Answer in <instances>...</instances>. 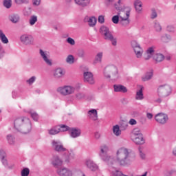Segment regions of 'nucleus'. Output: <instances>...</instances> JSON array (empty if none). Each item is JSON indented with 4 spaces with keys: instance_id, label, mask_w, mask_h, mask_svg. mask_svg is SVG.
Returning a JSON list of instances; mask_svg holds the SVG:
<instances>
[{
    "instance_id": "1",
    "label": "nucleus",
    "mask_w": 176,
    "mask_h": 176,
    "mask_svg": "<svg viewBox=\"0 0 176 176\" xmlns=\"http://www.w3.org/2000/svg\"><path fill=\"white\" fill-rule=\"evenodd\" d=\"M109 148L104 144L100 147L98 153L99 157L103 162H105L109 166L120 164V166H130L131 164V159L130 155L131 151L126 147H120L116 150V156L112 157L108 155Z\"/></svg>"
},
{
    "instance_id": "2",
    "label": "nucleus",
    "mask_w": 176,
    "mask_h": 176,
    "mask_svg": "<svg viewBox=\"0 0 176 176\" xmlns=\"http://www.w3.org/2000/svg\"><path fill=\"white\" fill-rule=\"evenodd\" d=\"M52 145L56 152H64L65 163H69L75 159V153L72 150H67L60 140H52Z\"/></svg>"
},
{
    "instance_id": "3",
    "label": "nucleus",
    "mask_w": 176,
    "mask_h": 176,
    "mask_svg": "<svg viewBox=\"0 0 176 176\" xmlns=\"http://www.w3.org/2000/svg\"><path fill=\"white\" fill-rule=\"evenodd\" d=\"M14 126L16 130L23 134H27L31 131V121L27 118H16L14 122Z\"/></svg>"
},
{
    "instance_id": "4",
    "label": "nucleus",
    "mask_w": 176,
    "mask_h": 176,
    "mask_svg": "<svg viewBox=\"0 0 176 176\" xmlns=\"http://www.w3.org/2000/svg\"><path fill=\"white\" fill-rule=\"evenodd\" d=\"M126 13L124 12L125 16H122V13L120 12L117 15H114L112 17L111 21L113 23V24H119L120 23V24L124 27H126L130 24V8H126Z\"/></svg>"
},
{
    "instance_id": "5",
    "label": "nucleus",
    "mask_w": 176,
    "mask_h": 176,
    "mask_svg": "<svg viewBox=\"0 0 176 176\" xmlns=\"http://www.w3.org/2000/svg\"><path fill=\"white\" fill-rule=\"evenodd\" d=\"M103 75L107 79H113L116 80L119 78V73L118 72V67L113 65H109L104 67L103 71Z\"/></svg>"
},
{
    "instance_id": "6",
    "label": "nucleus",
    "mask_w": 176,
    "mask_h": 176,
    "mask_svg": "<svg viewBox=\"0 0 176 176\" xmlns=\"http://www.w3.org/2000/svg\"><path fill=\"white\" fill-rule=\"evenodd\" d=\"M157 93L158 97H161L162 98L168 97L173 93V88L171 85L168 84L162 85L158 87Z\"/></svg>"
},
{
    "instance_id": "7",
    "label": "nucleus",
    "mask_w": 176,
    "mask_h": 176,
    "mask_svg": "<svg viewBox=\"0 0 176 176\" xmlns=\"http://www.w3.org/2000/svg\"><path fill=\"white\" fill-rule=\"evenodd\" d=\"M57 93L60 94V96H72L75 93V87L69 85H63L58 87L56 89Z\"/></svg>"
},
{
    "instance_id": "8",
    "label": "nucleus",
    "mask_w": 176,
    "mask_h": 176,
    "mask_svg": "<svg viewBox=\"0 0 176 176\" xmlns=\"http://www.w3.org/2000/svg\"><path fill=\"white\" fill-rule=\"evenodd\" d=\"M0 160L3 166H4L6 168L12 170V168L14 167V164H12L8 162V160L6 159V151H5L3 149L0 150Z\"/></svg>"
},
{
    "instance_id": "9",
    "label": "nucleus",
    "mask_w": 176,
    "mask_h": 176,
    "mask_svg": "<svg viewBox=\"0 0 176 176\" xmlns=\"http://www.w3.org/2000/svg\"><path fill=\"white\" fill-rule=\"evenodd\" d=\"M76 170L69 169L67 167H61L56 170V173L58 176H74Z\"/></svg>"
},
{
    "instance_id": "10",
    "label": "nucleus",
    "mask_w": 176,
    "mask_h": 176,
    "mask_svg": "<svg viewBox=\"0 0 176 176\" xmlns=\"http://www.w3.org/2000/svg\"><path fill=\"white\" fill-rule=\"evenodd\" d=\"M124 2H126V0H118V2L114 4V8L116 10H118V12H122V13H126L127 8H129L130 9L131 12V7L123 6L124 5Z\"/></svg>"
},
{
    "instance_id": "11",
    "label": "nucleus",
    "mask_w": 176,
    "mask_h": 176,
    "mask_svg": "<svg viewBox=\"0 0 176 176\" xmlns=\"http://www.w3.org/2000/svg\"><path fill=\"white\" fill-rule=\"evenodd\" d=\"M20 41L23 45H34L35 43V40L34 39V37L28 34H22L20 36Z\"/></svg>"
},
{
    "instance_id": "12",
    "label": "nucleus",
    "mask_w": 176,
    "mask_h": 176,
    "mask_svg": "<svg viewBox=\"0 0 176 176\" xmlns=\"http://www.w3.org/2000/svg\"><path fill=\"white\" fill-rule=\"evenodd\" d=\"M155 120L159 124H166L168 120V116L164 113H158L155 116Z\"/></svg>"
},
{
    "instance_id": "13",
    "label": "nucleus",
    "mask_w": 176,
    "mask_h": 176,
    "mask_svg": "<svg viewBox=\"0 0 176 176\" xmlns=\"http://www.w3.org/2000/svg\"><path fill=\"white\" fill-rule=\"evenodd\" d=\"M39 54H40L41 58H43V61H45V63L47 65H50V66L52 65V63L50 59V55H49L48 52L44 51L43 50H40Z\"/></svg>"
},
{
    "instance_id": "14",
    "label": "nucleus",
    "mask_w": 176,
    "mask_h": 176,
    "mask_svg": "<svg viewBox=\"0 0 176 176\" xmlns=\"http://www.w3.org/2000/svg\"><path fill=\"white\" fill-rule=\"evenodd\" d=\"M85 166L91 170V171H97L98 170V166L94 163V162L90 159L85 160L84 162Z\"/></svg>"
},
{
    "instance_id": "15",
    "label": "nucleus",
    "mask_w": 176,
    "mask_h": 176,
    "mask_svg": "<svg viewBox=\"0 0 176 176\" xmlns=\"http://www.w3.org/2000/svg\"><path fill=\"white\" fill-rule=\"evenodd\" d=\"M131 139L136 144V145H142L145 144V139H144V135L142 134L136 136L131 135Z\"/></svg>"
},
{
    "instance_id": "16",
    "label": "nucleus",
    "mask_w": 176,
    "mask_h": 176,
    "mask_svg": "<svg viewBox=\"0 0 176 176\" xmlns=\"http://www.w3.org/2000/svg\"><path fill=\"white\" fill-rule=\"evenodd\" d=\"M69 134L72 138H78L82 135V130L79 128H70Z\"/></svg>"
},
{
    "instance_id": "17",
    "label": "nucleus",
    "mask_w": 176,
    "mask_h": 176,
    "mask_svg": "<svg viewBox=\"0 0 176 176\" xmlns=\"http://www.w3.org/2000/svg\"><path fill=\"white\" fill-rule=\"evenodd\" d=\"M84 82H86L89 85H94V77L93 76V73L90 72H84Z\"/></svg>"
},
{
    "instance_id": "18",
    "label": "nucleus",
    "mask_w": 176,
    "mask_h": 176,
    "mask_svg": "<svg viewBox=\"0 0 176 176\" xmlns=\"http://www.w3.org/2000/svg\"><path fill=\"white\" fill-rule=\"evenodd\" d=\"M51 164L55 168H58V167L63 166V160L58 155H55L52 158Z\"/></svg>"
},
{
    "instance_id": "19",
    "label": "nucleus",
    "mask_w": 176,
    "mask_h": 176,
    "mask_svg": "<svg viewBox=\"0 0 176 176\" xmlns=\"http://www.w3.org/2000/svg\"><path fill=\"white\" fill-rule=\"evenodd\" d=\"M84 21L85 23H87L89 27H96V24H97V18L94 16H87L85 17Z\"/></svg>"
},
{
    "instance_id": "20",
    "label": "nucleus",
    "mask_w": 176,
    "mask_h": 176,
    "mask_svg": "<svg viewBox=\"0 0 176 176\" xmlns=\"http://www.w3.org/2000/svg\"><path fill=\"white\" fill-rule=\"evenodd\" d=\"M87 118L94 122L98 120V113L96 109L89 110L87 112Z\"/></svg>"
},
{
    "instance_id": "21",
    "label": "nucleus",
    "mask_w": 176,
    "mask_h": 176,
    "mask_svg": "<svg viewBox=\"0 0 176 176\" xmlns=\"http://www.w3.org/2000/svg\"><path fill=\"white\" fill-rule=\"evenodd\" d=\"M155 55V47H149L146 50L144 56V60H150Z\"/></svg>"
},
{
    "instance_id": "22",
    "label": "nucleus",
    "mask_w": 176,
    "mask_h": 176,
    "mask_svg": "<svg viewBox=\"0 0 176 176\" xmlns=\"http://www.w3.org/2000/svg\"><path fill=\"white\" fill-rule=\"evenodd\" d=\"M135 100L142 101L144 100V86L139 85L136 91Z\"/></svg>"
},
{
    "instance_id": "23",
    "label": "nucleus",
    "mask_w": 176,
    "mask_h": 176,
    "mask_svg": "<svg viewBox=\"0 0 176 176\" xmlns=\"http://www.w3.org/2000/svg\"><path fill=\"white\" fill-rule=\"evenodd\" d=\"M100 32L102 35H104V39L109 38L112 35L111 32H109V28L107 26H102L100 29Z\"/></svg>"
},
{
    "instance_id": "24",
    "label": "nucleus",
    "mask_w": 176,
    "mask_h": 176,
    "mask_svg": "<svg viewBox=\"0 0 176 176\" xmlns=\"http://www.w3.org/2000/svg\"><path fill=\"white\" fill-rule=\"evenodd\" d=\"M114 91L116 93H127V88L122 85H113Z\"/></svg>"
},
{
    "instance_id": "25",
    "label": "nucleus",
    "mask_w": 176,
    "mask_h": 176,
    "mask_svg": "<svg viewBox=\"0 0 176 176\" xmlns=\"http://www.w3.org/2000/svg\"><path fill=\"white\" fill-rule=\"evenodd\" d=\"M65 75V71L61 68H57L54 72V76L56 79H60V78H63Z\"/></svg>"
},
{
    "instance_id": "26",
    "label": "nucleus",
    "mask_w": 176,
    "mask_h": 176,
    "mask_svg": "<svg viewBox=\"0 0 176 176\" xmlns=\"http://www.w3.org/2000/svg\"><path fill=\"white\" fill-rule=\"evenodd\" d=\"M112 131L116 137H120L122 135V129H120V126L118 124L113 126Z\"/></svg>"
},
{
    "instance_id": "27",
    "label": "nucleus",
    "mask_w": 176,
    "mask_h": 176,
    "mask_svg": "<svg viewBox=\"0 0 176 176\" xmlns=\"http://www.w3.org/2000/svg\"><path fill=\"white\" fill-rule=\"evenodd\" d=\"M134 6L135 10L138 13H141L142 12V2L140 0H136L134 2Z\"/></svg>"
},
{
    "instance_id": "28",
    "label": "nucleus",
    "mask_w": 176,
    "mask_h": 176,
    "mask_svg": "<svg viewBox=\"0 0 176 176\" xmlns=\"http://www.w3.org/2000/svg\"><path fill=\"white\" fill-rule=\"evenodd\" d=\"M0 41H1L2 43L4 45L9 43V39L6 37V35L2 30H0Z\"/></svg>"
},
{
    "instance_id": "29",
    "label": "nucleus",
    "mask_w": 176,
    "mask_h": 176,
    "mask_svg": "<svg viewBox=\"0 0 176 176\" xmlns=\"http://www.w3.org/2000/svg\"><path fill=\"white\" fill-rule=\"evenodd\" d=\"M136 58H142V54H144V50L142 47L137 48L133 50Z\"/></svg>"
},
{
    "instance_id": "30",
    "label": "nucleus",
    "mask_w": 176,
    "mask_h": 176,
    "mask_svg": "<svg viewBox=\"0 0 176 176\" xmlns=\"http://www.w3.org/2000/svg\"><path fill=\"white\" fill-rule=\"evenodd\" d=\"M9 20L11 23L16 24L20 21V16L18 14H11L9 16Z\"/></svg>"
},
{
    "instance_id": "31",
    "label": "nucleus",
    "mask_w": 176,
    "mask_h": 176,
    "mask_svg": "<svg viewBox=\"0 0 176 176\" xmlns=\"http://www.w3.org/2000/svg\"><path fill=\"white\" fill-rule=\"evenodd\" d=\"M153 30L154 31H155L156 32H161L162 28V25H160V23L157 21H155L153 22Z\"/></svg>"
},
{
    "instance_id": "32",
    "label": "nucleus",
    "mask_w": 176,
    "mask_h": 176,
    "mask_svg": "<svg viewBox=\"0 0 176 176\" xmlns=\"http://www.w3.org/2000/svg\"><path fill=\"white\" fill-rule=\"evenodd\" d=\"M109 170L112 176H127L123 174V173H122V171L120 170H118L116 169H112V168H110Z\"/></svg>"
},
{
    "instance_id": "33",
    "label": "nucleus",
    "mask_w": 176,
    "mask_h": 176,
    "mask_svg": "<svg viewBox=\"0 0 176 176\" xmlns=\"http://www.w3.org/2000/svg\"><path fill=\"white\" fill-rule=\"evenodd\" d=\"M153 76V72L152 71L147 72L142 78L143 82L151 80V78Z\"/></svg>"
},
{
    "instance_id": "34",
    "label": "nucleus",
    "mask_w": 176,
    "mask_h": 176,
    "mask_svg": "<svg viewBox=\"0 0 176 176\" xmlns=\"http://www.w3.org/2000/svg\"><path fill=\"white\" fill-rule=\"evenodd\" d=\"M59 131H60V126H56L51 128L49 130V134H50L51 135H54L56 134H58Z\"/></svg>"
},
{
    "instance_id": "35",
    "label": "nucleus",
    "mask_w": 176,
    "mask_h": 176,
    "mask_svg": "<svg viewBox=\"0 0 176 176\" xmlns=\"http://www.w3.org/2000/svg\"><path fill=\"white\" fill-rule=\"evenodd\" d=\"M103 54H104L102 52H98L95 57L94 64H98V63H101V61L102 60Z\"/></svg>"
},
{
    "instance_id": "36",
    "label": "nucleus",
    "mask_w": 176,
    "mask_h": 176,
    "mask_svg": "<svg viewBox=\"0 0 176 176\" xmlns=\"http://www.w3.org/2000/svg\"><path fill=\"white\" fill-rule=\"evenodd\" d=\"M153 58L157 61V63H160L164 60V55L157 53L155 54Z\"/></svg>"
},
{
    "instance_id": "37",
    "label": "nucleus",
    "mask_w": 176,
    "mask_h": 176,
    "mask_svg": "<svg viewBox=\"0 0 176 176\" xmlns=\"http://www.w3.org/2000/svg\"><path fill=\"white\" fill-rule=\"evenodd\" d=\"M29 113H30L31 117L32 118L33 120H34L35 122H38V119H39V116L38 115V113H36V112H35V111L31 109L29 111Z\"/></svg>"
},
{
    "instance_id": "38",
    "label": "nucleus",
    "mask_w": 176,
    "mask_h": 176,
    "mask_svg": "<svg viewBox=\"0 0 176 176\" xmlns=\"http://www.w3.org/2000/svg\"><path fill=\"white\" fill-rule=\"evenodd\" d=\"M65 61L67 64L72 65V64L75 63V57H74L73 55L69 54L67 56Z\"/></svg>"
},
{
    "instance_id": "39",
    "label": "nucleus",
    "mask_w": 176,
    "mask_h": 176,
    "mask_svg": "<svg viewBox=\"0 0 176 176\" xmlns=\"http://www.w3.org/2000/svg\"><path fill=\"white\" fill-rule=\"evenodd\" d=\"M38 21V16L36 15H32L29 19V24L31 25H34V24Z\"/></svg>"
},
{
    "instance_id": "40",
    "label": "nucleus",
    "mask_w": 176,
    "mask_h": 176,
    "mask_svg": "<svg viewBox=\"0 0 176 176\" xmlns=\"http://www.w3.org/2000/svg\"><path fill=\"white\" fill-rule=\"evenodd\" d=\"M3 6L6 9H10L12 8V0H3Z\"/></svg>"
},
{
    "instance_id": "41",
    "label": "nucleus",
    "mask_w": 176,
    "mask_h": 176,
    "mask_svg": "<svg viewBox=\"0 0 176 176\" xmlns=\"http://www.w3.org/2000/svg\"><path fill=\"white\" fill-rule=\"evenodd\" d=\"M35 80H36V76H33L30 77L29 79L26 80V83L31 86L34 85V83H35Z\"/></svg>"
},
{
    "instance_id": "42",
    "label": "nucleus",
    "mask_w": 176,
    "mask_h": 176,
    "mask_svg": "<svg viewBox=\"0 0 176 176\" xmlns=\"http://www.w3.org/2000/svg\"><path fill=\"white\" fill-rule=\"evenodd\" d=\"M7 141L8 142V144H10V145H13V144H14V137H13V135H7Z\"/></svg>"
},
{
    "instance_id": "43",
    "label": "nucleus",
    "mask_w": 176,
    "mask_h": 176,
    "mask_svg": "<svg viewBox=\"0 0 176 176\" xmlns=\"http://www.w3.org/2000/svg\"><path fill=\"white\" fill-rule=\"evenodd\" d=\"M131 45L133 50H135L141 47V45H140L135 41H132Z\"/></svg>"
},
{
    "instance_id": "44",
    "label": "nucleus",
    "mask_w": 176,
    "mask_h": 176,
    "mask_svg": "<svg viewBox=\"0 0 176 176\" xmlns=\"http://www.w3.org/2000/svg\"><path fill=\"white\" fill-rule=\"evenodd\" d=\"M106 39L111 41L113 46H116L118 41H117L116 38H113V36L112 34L109 37L107 38Z\"/></svg>"
},
{
    "instance_id": "45",
    "label": "nucleus",
    "mask_w": 176,
    "mask_h": 176,
    "mask_svg": "<svg viewBox=\"0 0 176 176\" xmlns=\"http://www.w3.org/2000/svg\"><path fill=\"white\" fill-rule=\"evenodd\" d=\"M30 175V169L28 168H24L21 170V176H28Z\"/></svg>"
},
{
    "instance_id": "46",
    "label": "nucleus",
    "mask_w": 176,
    "mask_h": 176,
    "mask_svg": "<svg viewBox=\"0 0 176 176\" xmlns=\"http://www.w3.org/2000/svg\"><path fill=\"white\" fill-rule=\"evenodd\" d=\"M139 153H140V157L141 159H145L146 157V155H145V153H144V148L142 147H139Z\"/></svg>"
},
{
    "instance_id": "47",
    "label": "nucleus",
    "mask_w": 176,
    "mask_h": 176,
    "mask_svg": "<svg viewBox=\"0 0 176 176\" xmlns=\"http://www.w3.org/2000/svg\"><path fill=\"white\" fill-rule=\"evenodd\" d=\"M3 57H5V50L3 49L2 43H0V59L3 58Z\"/></svg>"
},
{
    "instance_id": "48",
    "label": "nucleus",
    "mask_w": 176,
    "mask_h": 176,
    "mask_svg": "<svg viewBox=\"0 0 176 176\" xmlns=\"http://www.w3.org/2000/svg\"><path fill=\"white\" fill-rule=\"evenodd\" d=\"M140 134H142L141 133V131L140 130V129L135 128L133 130L131 135H134L135 137L137 135H140Z\"/></svg>"
},
{
    "instance_id": "49",
    "label": "nucleus",
    "mask_w": 176,
    "mask_h": 176,
    "mask_svg": "<svg viewBox=\"0 0 176 176\" xmlns=\"http://www.w3.org/2000/svg\"><path fill=\"white\" fill-rule=\"evenodd\" d=\"M59 129H60V131H69V128L68 126L67 125H61L59 126Z\"/></svg>"
},
{
    "instance_id": "50",
    "label": "nucleus",
    "mask_w": 176,
    "mask_h": 176,
    "mask_svg": "<svg viewBox=\"0 0 176 176\" xmlns=\"http://www.w3.org/2000/svg\"><path fill=\"white\" fill-rule=\"evenodd\" d=\"M16 5H22V3H28L29 0H14Z\"/></svg>"
},
{
    "instance_id": "51",
    "label": "nucleus",
    "mask_w": 176,
    "mask_h": 176,
    "mask_svg": "<svg viewBox=\"0 0 176 176\" xmlns=\"http://www.w3.org/2000/svg\"><path fill=\"white\" fill-rule=\"evenodd\" d=\"M166 30L168 32H174L175 31V28H174L173 25H168L167 27H166Z\"/></svg>"
},
{
    "instance_id": "52",
    "label": "nucleus",
    "mask_w": 176,
    "mask_h": 176,
    "mask_svg": "<svg viewBox=\"0 0 176 176\" xmlns=\"http://www.w3.org/2000/svg\"><path fill=\"white\" fill-rule=\"evenodd\" d=\"M67 42L69 43V45H71L72 46H74L75 45V40L71 37H68L67 38Z\"/></svg>"
},
{
    "instance_id": "53",
    "label": "nucleus",
    "mask_w": 176,
    "mask_h": 176,
    "mask_svg": "<svg viewBox=\"0 0 176 176\" xmlns=\"http://www.w3.org/2000/svg\"><path fill=\"white\" fill-rule=\"evenodd\" d=\"M89 5H90V0H82V8L89 6Z\"/></svg>"
},
{
    "instance_id": "54",
    "label": "nucleus",
    "mask_w": 176,
    "mask_h": 176,
    "mask_svg": "<svg viewBox=\"0 0 176 176\" xmlns=\"http://www.w3.org/2000/svg\"><path fill=\"white\" fill-rule=\"evenodd\" d=\"M98 23H100V24H104V23H105V18L104 17V16L100 15L98 16Z\"/></svg>"
},
{
    "instance_id": "55",
    "label": "nucleus",
    "mask_w": 176,
    "mask_h": 176,
    "mask_svg": "<svg viewBox=\"0 0 176 176\" xmlns=\"http://www.w3.org/2000/svg\"><path fill=\"white\" fill-rule=\"evenodd\" d=\"M84 97H85V94H83L82 93H77L76 94V100H82V98H83Z\"/></svg>"
},
{
    "instance_id": "56",
    "label": "nucleus",
    "mask_w": 176,
    "mask_h": 176,
    "mask_svg": "<svg viewBox=\"0 0 176 176\" xmlns=\"http://www.w3.org/2000/svg\"><path fill=\"white\" fill-rule=\"evenodd\" d=\"M156 17H157V12H156V10H152L151 18L153 19H156Z\"/></svg>"
},
{
    "instance_id": "57",
    "label": "nucleus",
    "mask_w": 176,
    "mask_h": 176,
    "mask_svg": "<svg viewBox=\"0 0 176 176\" xmlns=\"http://www.w3.org/2000/svg\"><path fill=\"white\" fill-rule=\"evenodd\" d=\"M41 0H32L34 6H39L41 5Z\"/></svg>"
},
{
    "instance_id": "58",
    "label": "nucleus",
    "mask_w": 176,
    "mask_h": 176,
    "mask_svg": "<svg viewBox=\"0 0 176 176\" xmlns=\"http://www.w3.org/2000/svg\"><path fill=\"white\" fill-rule=\"evenodd\" d=\"M129 124H131V126H134V125L137 124V120L132 118L129 120Z\"/></svg>"
},
{
    "instance_id": "59",
    "label": "nucleus",
    "mask_w": 176,
    "mask_h": 176,
    "mask_svg": "<svg viewBox=\"0 0 176 176\" xmlns=\"http://www.w3.org/2000/svg\"><path fill=\"white\" fill-rule=\"evenodd\" d=\"M113 3V0H104V3L107 6H109V5H112Z\"/></svg>"
},
{
    "instance_id": "60",
    "label": "nucleus",
    "mask_w": 176,
    "mask_h": 176,
    "mask_svg": "<svg viewBox=\"0 0 176 176\" xmlns=\"http://www.w3.org/2000/svg\"><path fill=\"white\" fill-rule=\"evenodd\" d=\"M94 137L96 140H100V138H101V133H100V132H96L94 134Z\"/></svg>"
},
{
    "instance_id": "61",
    "label": "nucleus",
    "mask_w": 176,
    "mask_h": 176,
    "mask_svg": "<svg viewBox=\"0 0 176 176\" xmlns=\"http://www.w3.org/2000/svg\"><path fill=\"white\" fill-rule=\"evenodd\" d=\"M82 0H74V3H76V5H78V6H82Z\"/></svg>"
},
{
    "instance_id": "62",
    "label": "nucleus",
    "mask_w": 176,
    "mask_h": 176,
    "mask_svg": "<svg viewBox=\"0 0 176 176\" xmlns=\"http://www.w3.org/2000/svg\"><path fill=\"white\" fill-rule=\"evenodd\" d=\"M146 118H148V119H152V118H153V114H152L151 113H147Z\"/></svg>"
},
{
    "instance_id": "63",
    "label": "nucleus",
    "mask_w": 176,
    "mask_h": 176,
    "mask_svg": "<svg viewBox=\"0 0 176 176\" xmlns=\"http://www.w3.org/2000/svg\"><path fill=\"white\" fill-rule=\"evenodd\" d=\"M78 57H85V52L81 51L78 53Z\"/></svg>"
},
{
    "instance_id": "64",
    "label": "nucleus",
    "mask_w": 176,
    "mask_h": 176,
    "mask_svg": "<svg viewBox=\"0 0 176 176\" xmlns=\"http://www.w3.org/2000/svg\"><path fill=\"white\" fill-rule=\"evenodd\" d=\"M127 127H129V124H127V123H124V125L122 126L123 130H126V129H127Z\"/></svg>"
}]
</instances>
